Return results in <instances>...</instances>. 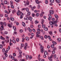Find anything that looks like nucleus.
I'll return each instance as SVG.
<instances>
[{"instance_id":"f257e3e1","label":"nucleus","mask_w":61,"mask_h":61,"mask_svg":"<svg viewBox=\"0 0 61 61\" xmlns=\"http://www.w3.org/2000/svg\"><path fill=\"white\" fill-rule=\"evenodd\" d=\"M49 13H50V14H49L48 16L49 17L52 18V16L51 15V13H52V15L54 13V11L52 10H50L49 11Z\"/></svg>"},{"instance_id":"f03ea898","label":"nucleus","mask_w":61,"mask_h":61,"mask_svg":"<svg viewBox=\"0 0 61 61\" xmlns=\"http://www.w3.org/2000/svg\"><path fill=\"white\" fill-rule=\"evenodd\" d=\"M49 23L50 24V25H54V24H56V21H55V22L54 21H50L49 22Z\"/></svg>"},{"instance_id":"7ed1b4c3","label":"nucleus","mask_w":61,"mask_h":61,"mask_svg":"<svg viewBox=\"0 0 61 61\" xmlns=\"http://www.w3.org/2000/svg\"><path fill=\"white\" fill-rule=\"evenodd\" d=\"M40 49L41 50V53H43L44 51V47L43 46H41L40 47Z\"/></svg>"},{"instance_id":"20e7f679","label":"nucleus","mask_w":61,"mask_h":61,"mask_svg":"<svg viewBox=\"0 0 61 61\" xmlns=\"http://www.w3.org/2000/svg\"><path fill=\"white\" fill-rule=\"evenodd\" d=\"M0 24L1 25H2L1 26V30H0V31H3V30H4V26L3 25V23L2 22H1L0 23Z\"/></svg>"},{"instance_id":"39448f33","label":"nucleus","mask_w":61,"mask_h":61,"mask_svg":"<svg viewBox=\"0 0 61 61\" xmlns=\"http://www.w3.org/2000/svg\"><path fill=\"white\" fill-rule=\"evenodd\" d=\"M27 44L26 43L25 44V46L24 47V49L26 50L27 49Z\"/></svg>"},{"instance_id":"423d86ee","label":"nucleus","mask_w":61,"mask_h":61,"mask_svg":"<svg viewBox=\"0 0 61 61\" xmlns=\"http://www.w3.org/2000/svg\"><path fill=\"white\" fill-rule=\"evenodd\" d=\"M9 57L10 58H11L12 60H14V56H12L11 55H10L9 56Z\"/></svg>"},{"instance_id":"0eeeda50","label":"nucleus","mask_w":61,"mask_h":61,"mask_svg":"<svg viewBox=\"0 0 61 61\" xmlns=\"http://www.w3.org/2000/svg\"><path fill=\"white\" fill-rule=\"evenodd\" d=\"M53 54H51V55L50 57H48V59H51L52 57H53Z\"/></svg>"},{"instance_id":"6e6552de","label":"nucleus","mask_w":61,"mask_h":61,"mask_svg":"<svg viewBox=\"0 0 61 61\" xmlns=\"http://www.w3.org/2000/svg\"><path fill=\"white\" fill-rule=\"evenodd\" d=\"M55 18H56V19H58V16L56 14H55Z\"/></svg>"},{"instance_id":"1a4fd4ad","label":"nucleus","mask_w":61,"mask_h":61,"mask_svg":"<svg viewBox=\"0 0 61 61\" xmlns=\"http://www.w3.org/2000/svg\"><path fill=\"white\" fill-rule=\"evenodd\" d=\"M31 8V10L32 11H34V9L36 8V6H34L33 7H32Z\"/></svg>"},{"instance_id":"9d476101","label":"nucleus","mask_w":61,"mask_h":61,"mask_svg":"<svg viewBox=\"0 0 61 61\" xmlns=\"http://www.w3.org/2000/svg\"><path fill=\"white\" fill-rule=\"evenodd\" d=\"M26 4L27 5H29V1L28 0H27L26 1Z\"/></svg>"},{"instance_id":"9b49d317","label":"nucleus","mask_w":61,"mask_h":61,"mask_svg":"<svg viewBox=\"0 0 61 61\" xmlns=\"http://www.w3.org/2000/svg\"><path fill=\"white\" fill-rule=\"evenodd\" d=\"M25 39L26 41H28L29 40V38L28 37H25Z\"/></svg>"},{"instance_id":"f8f14e48","label":"nucleus","mask_w":61,"mask_h":61,"mask_svg":"<svg viewBox=\"0 0 61 61\" xmlns=\"http://www.w3.org/2000/svg\"><path fill=\"white\" fill-rule=\"evenodd\" d=\"M13 27V29L14 30V31H15L16 30V27L15 26H12Z\"/></svg>"},{"instance_id":"ddd939ff","label":"nucleus","mask_w":61,"mask_h":61,"mask_svg":"<svg viewBox=\"0 0 61 61\" xmlns=\"http://www.w3.org/2000/svg\"><path fill=\"white\" fill-rule=\"evenodd\" d=\"M38 0H36V3L37 4H40L39 2L38 1Z\"/></svg>"},{"instance_id":"4468645a","label":"nucleus","mask_w":61,"mask_h":61,"mask_svg":"<svg viewBox=\"0 0 61 61\" xmlns=\"http://www.w3.org/2000/svg\"><path fill=\"white\" fill-rule=\"evenodd\" d=\"M29 20H30V21H31L32 20V17L30 16L29 17Z\"/></svg>"},{"instance_id":"2eb2a0df","label":"nucleus","mask_w":61,"mask_h":61,"mask_svg":"<svg viewBox=\"0 0 61 61\" xmlns=\"http://www.w3.org/2000/svg\"><path fill=\"white\" fill-rule=\"evenodd\" d=\"M19 56H18V57L19 58L21 57H22V55L21 54V53H19Z\"/></svg>"},{"instance_id":"dca6fc26","label":"nucleus","mask_w":61,"mask_h":61,"mask_svg":"<svg viewBox=\"0 0 61 61\" xmlns=\"http://www.w3.org/2000/svg\"><path fill=\"white\" fill-rule=\"evenodd\" d=\"M12 42H13L14 44H15L16 43V41L15 40H12Z\"/></svg>"},{"instance_id":"f3484780","label":"nucleus","mask_w":61,"mask_h":61,"mask_svg":"<svg viewBox=\"0 0 61 61\" xmlns=\"http://www.w3.org/2000/svg\"><path fill=\"white\" fill-rule=\"evenodd\" d=\"M0 39H1L2 40H5V38L4 37H2V36H1L0 37Z\"/></svg>"},{"instance_id":"a211bd4d","label":"nucleus","mask_w":61,"mask_h":61,"mask_svg":"<svg viewBox=\"0 0 61 61\" xmlns=\"http://www.w3.org/2000/svg\"><path fill=\"white\" fill-rule=\"evenodd\" d=\"M22 25L23 26H25V24L24 22H22Z\"/></svg>"},{"instance_id":"6ab92c4d","label":"nucleus","mask_w":61,"mask_h":61,"mask_svg":"<svg viewBox=\"0 0 61 61\" xmlns=\"http://www.w3.org/2000/svg\"><path fill=\"white\" fill-rule=\"evenodd\" d=\"M52 43L53 44H54L55 45H56V44H57V43H56V42H55L54 41H52Z\"/></svg>"},{"instance_id":"aec40b11","label":"nucleus","mask_w":61,"mask_h":61,"mask_svg":"<svg viewBox=\"0 0 61 61\" xmlns=\"http://www.w3.org/2000/svg\"><path fill=\"white\" fill-rule=\"evenodd\" d=\"M25 10L27 12H28L29 11V9L28 8H25Z\"/></svg>"},{"instance_id":"412c9836","label":"nucleus","mask_w":61,"mask_h":61,"mask_svg":"<svg viewBox=\"0 0 61 61\" xmlns=\"http://www.w3.org/2000/svg\"><path fill=\"white\" fill-rule=\"evenodd\" d=\"M10 20H11L12 21L14 20V18H13L10 17Z\"/></svg>"},{"instance_id":"4be33fe9","label":"nucleus","mask_w":61,"mask_h":61,"mask_svg":"<svg viewBox=\"0 0 61 61\" xmlns=\"http://www.w3.org/2000/svg\"><path fill=\"white\" fill-rule=\"evenodd\" d=\"M16 40L17 42H18L19 41V39L18 38L16 39Z\"/></svg>"},{"instance_id":"5701e85b","label":"nucleus","mask_w":61,"mask_h":61,"mask_svg":"<svg viewBox=\"0 0 61 61\" xmlns=\"http://www.w3.org/2000/svg\"><path fill=\"white\" fill-rule=\"evenodd\" d=\"M44 29L45 31H47L48 30V29L47 27H45Z\"/></svg>"},{"instance_id":"b1692460","label":"nucleus","mask_w":61,"mask_h":61,"mask_svg":"<svg viewBox=\"0 0 61 61\" xmlns=\"http://www.w3.org/2000/svg\"><path fill=\"white\" fill-rule=\"evenodd\" d=\"M44 54L46 55H48V54L47 53V51H44Z\"/></svg>"},{"instance_id":"393cba45","label":"nucleus","mask_w":61,"mask_h":61,"mask_svg":"<svg viewBox=\"0 0 61 61\" xmlns=\"http://www.w3.org/2000/svg\"><path fill=\"white\" fill-rule=\"evenodd\" d=\"M20 15H21L22 16H23V15H24V14L23 13H22V12L20 11Z\"/></svg>"},{"instance_id":"a878e982","label":"nucleus","mask_w":61,"mask_h":61,"mask_svg":"<svg viewBox=\"0 0 61 61\" xmlns=\"http://www.w3.org/2000/svg\"><path fill=\"white\" fill-rule=\"evenodd\" d=\"M50 2L51 3H53L54 2V0H51Z\"/></svg>"},{"instance_id":"bb28decb","label":"nucleus","mask_w":61,"mask_h":61,"mask_svg":"<svg viewBox=\"0 0 61 61\" xmlns=\"http://www.w3.org/2000/svg\"><path fill=\"white\" fill-rule=\"evenodd\" d=\"M42 27L43 28H45V27H46V25H45L44 24H43L42 25Z\"/></svg>"},{"instance_id":"cd10ccee","label":"nucleus","mask_w":61,"mask_h":61,"mask_svg":"<svg viewBox=\"0 0 61 61\" xmlns=\"http://www.w3.org/2000/svg\"><path fill=\"white\" fill-rule=\"evenodd\" d=\"M29 58V56L28 55H27L26 57V60H27V59H28V58Z\"/></svg>"},{"instance_id":"c85d7f7f","label":"nucleus","mask_w":61,"mask_h":61,"mask_svg":"<svg viewBox=\"0 0 61 61\" xmlns=\"http://www.w3.org/2000/svg\"><path fill=\"white\" fill-rule=\"evenodd\" d=\"M57 40L60 42H61V39H60V38H58L57 39Z\"/></svg>"},{"instance_id":"c756f323","label":"nucleus","mask_w":61,"mask_h":61,"mask_svg":"<svg viewBox=\"0 0 61 61\" xmlns=\"http://www.w3.org/2000/svg\"><path fill=\"white\" fill-rule=\"evenodd\" d=\"M41 20L42 21L41 22V23L42 24H43V23H44V20L42 19V20Z\"/></svg>"},{"instance_id":"7c9ffc66","label":"nucleus","mask_w":61,"mask_h":61,"mask_svg":"<svg viewBox=\"0 0 61 61\" xmlns=\"http://www.w3.org/2000/svg\"><path fill=\"white\" fill-rule=\"evenodd\" d=\"M52 33H53L51 31L49 32V34L50 35H51V36H52Z\"/></svg>"},{"instance_id":"2f4dec72","label":"nucleus","mask_w":61,"mask_h":61,"mask_svg":"<svg viewBox=\"0 0 61 61\" xmlns=\"http://www.w3.org/2000/svg\"><path fill=\"white\" fill-rule=\"evenodd\" d=\"M56 1L57 3H60V1H59V0H56Z\"/></svg>"},{"instance_id":"473e14b6","label":"nucleus","mask_w":61,"mask_h":61,"mask_svg":"<svg viewBox=\"0 0 61 61\" xmlns=\"http://www.w3.org/2000/svg\"><path fill=\"white\" fill-rule=\"evenodd\" d=\"M39 23V22L38 21H37V20H36L35 21V24H38Z\"/></svg>"},{"instance_id":"72a5a7b5","label":"nucleus","mask_w":61,"mask_h":61,"mask_svg":"<svg viewBox=\"0 0 61 61\" xmlns=\"http://www.w3.org/2000/svg\"><path fill=\"white\" fill-rule=\"evenodd\" d=\"M10 5H13V1L12 0H11L10 1Z\"/></svg>"},{"instance_id":"f704fd0d","label":"nucleus","mask_w":61,"mask_h":61,"mask_svg":"<svg viewBox=\"0 0 61 61\" xmlns=\"http://www.w3.org/2000/svg\"><path fill=\"white\" fill-rule=\"evenodd\" d=\"M3 45H0V48L1 49H2L3 47Z\"/></svg>"},{"instance_id":"c9c22d12","label":"nucleus","mask_w":61,"mask_h":61,"mask_svg":"<svg viewBox=\"0 0 61 61\" xmlns=\"http://www.w3.org/2000/svg\"><path fill=\"white\" fill-rule=\"evenodd\" d=\"M53 51H55V50H56V47H54L53 48Z\"/></svg>"},{"instance_id":"e433bc0d","label":"nucleus","mask_w":61,"mask_h":61,"mask_svg":"<svg viewBox=\"0 0 61 61\" xmlns=\"http://www.w3.org/2000/svg\"><path fill=\"white\" fill-rule=\"evenodd\" d=\"M40 5L39 4H38V9H40Z\"/></svg>"},{"instance_id":"4c0bfd02","label":"nucleus","mask_w":61,"mask_h":61,"mask_svg":"<svg viewBox=\"0 0 61 61\" xmlns=\"http://www.w3.org/2000/svg\"><path fill=\"white\" fill-rule=\"evenodd\" d=\"M32 16L33 17H35V14L32 13Z\"/></svg>"},{"instance_id":"58836bf2","label":"nucleus","mask_w":61,"mask_h":61,"mask_svg":"<svg viewBox=\"0 0 61 61\" xmlns=\"http://www.w3.org/2000/svg\"><path fill=\"white\" fill-rule=\"evenodd\" d=\"M56 21H55V22H56V23H57V22H58V19H56Z\"/></svg>"},{"instance_id":"ea45409f","label":"nucleus","mask_w":61,"mask_h":61,"mask_svg":"<svg viewBox=\"0 0 61 61\" xmlns=\"http://www.w3.org/2000/svg\"><path fill=\"white\" fill-rule=\"evenodd\" d=\"M39 36H40V35H38L36 34V37H39Z\"/></svg>"},{"instance_id":"a19ab883","label":"nucleus","mask_w":61,"mask_h":61,"mask_svg":"<svg viewBox=\"0 0 61 61\" xmlns=\"http://www.w3.org/2000/svg\"><path fill=\"white\" fill-rule=\"evenodd\" d=\"M51 47H52V48H53L54 47V45L53 44L51 45Z\"/></svg>"},{"instance_id":"79ce46f5","label":"nucleus","mask_w":61,"mask_h":61,"mask_svg":"<svg viewBox=\"0 0 61 61\" xmlns=\"http://www.w3.org/2000/svg\"><path fill=\"white\" fill-rule=\"evenodd\" d=\"M4 3L5 4H7V1H5L4 2Z\"/></svg>"},{"instance_id":"37998d69","label":"nucleus","mask_w":61,"mask_h":61,"mask_svg":"<svg viewBox=\"0 0 61 61\" xmlns=\"http://www.w3.org/2000/svg\"><path fill=\"white\" fill-rule=\"evenodd\" d=\"M40 57V55H39L38 56V59H39Z\"/></svg>"},{"instance_id":"c03bdc74","label":"nucleus","mask_w":61,"mask_h":61,"mask_svg":"<svg viewBox=\"0 0 61 61\" xmlns=\"http://www.w3.org/2000/svg\"><path fill=\"white\" fill-rule=\"evenodd\" d=\"M45 3L46 4H47L48 3V1L46 0L45 1Z\"/></svg>"},{"instance_id":"a18cd8bd","label":"nucleus","mask_w":61,"mask_h":61,"mask_svg":"<svg viewBox=\"0 0 61 61\" xmlns=\"http://www.w3.org/2000/svg\"><path fill=\"white\" fill-rule=\"evenodd\" d=\"M28 15H30V12H29L27 13Z\"/></svg>"},{"instance_id":"49530a36","label":"nucleus","mask_w":61,"mask_h":61,"mask_svg":"<svg viewBox=\"0 0 61 61\" xmlns=\"http://www.w3.org/2000/svg\"><path fill=\"white\" fill-rule=\"evenodd\" d=\"M19 52L20 53V54H22V52L20 50L19 51Z\"/></svg>"},{"instance_id":"de8ad7c7","label":"nucleus","mask_w":61,"mask_h":61,"mask_svg":"<svg viewBox=\"0 0 61 61\" xmlns=\"http://www.w3.org/2000/svg\"><path fill=\"white\" fill-rule=\"evenodd\" d=\"M40 34V32H37L36 33V34L37 35H38L39 34Z\"/></svg>"},{"instance_id":"09e8293b","label":"nucleus","mask_w":61,"mask_h":61,"mask_svg":"<svg viewBox=\"0 0 61 61\" xmlns=\"http://www.w3.org/2000/svg\"><path fill=\"white\" fill-rule=\"evenodd\" d=\"M56 54H55L54 55V58L55 59L56 58Z\"/></svg>"},{"instance_id":"8fccbe9b","label":"nucleus","mask_w":61,"mask_h":61,"mask_svg":"<svg viewBox=\"0 0 61 61\" xmlns=\"http://www.w3.org/2000/svg\"><path fill=\"white\" fill-rule=\"evenodd\" d=\"M4 34L7 35L8 34V32L6 31H5L4 32Z\"/></svg>"},{"instance_id":"3c124183","label":"nucleus","mask_w":61,"mask_h":61,"mask_svg":"<svg viewBox=\"0 0 61 61\" xmlns=\"http://www.w3.org/2000/svg\"><path fill=\"white\" fill-rule=\"evenodd\" d=\"M20 61H25V60L24 59H21L20 60Z\"/></svg>"},{"instance_id":"603ef678","label":"nucleus","mask_w":61,"mask_h":61,"mask_svg":"<svg viewBox=\"0 0 61 61\" xmlns=\"http://www.w3.org/2000/svg\"><path fill=\"white\" fill-rule=\"evenodd\" d=\"M5 12L6 13H7V14H9V12H7V10H5Z\"/></svg>"},{"instance_id":"864d4df0","label":"nucleus","mask_w":61,"mask_h":61,"mask_svg":"<svg viewBox=\"0 0 61 61\" xmlns=\"http://www.w3.org/2000/svg\"><path fill=\"white\" fill-rule=\"evenodd\" d=\"M17 14L19 16V15H20V13H19V12H17Z\"/></svg>"},{"instance_id":"5fc2aeb1","label":"nucleus","mask_w":61,"mask_h":61,"mask_svg":"<svg viewBox=\"0 0 61 61\" xmlns=\"http://www.w3.org/2000/svg\"><path fill=\"white\" fill-rule=\"evenodd\" d=\"M41 39V40H43V36H41L40 37Z\"/></svg>"},{"instance_id":"6e6d98bb","label":"nucleus","mask_w":61,"mask_h":61,"mask_svg":"<svg viewBox=\"0 0 61 61\" xmlns=\"http://www.w3.org/2000/svg\"><path fill=\"white\" fill-rule=\"evenodd\" d=\"M14 12H15V9L14 10H13V11L12 12V13L13 14H14Z\"/></svg>"},{"instance_id":"4d7b16f0","label":"nucleus","mask_w":61,"mask_h":61,"mask_svg":"<svg viewBox=\"0 0 61 61\" xmlns=\"http://www.w3.org/2000/svg\"><path fill=\"white\" fill-rule=\"evenodd\" d=\"M38 27L39 28H41V25H38Z\"/></svg>"},{"instance_id":"13d9d810","label":"nucleus","mask_w":61,"mask_h":61,"mask_svg":"<svg viewBox=\"0 0 61 61\" xmlns=\"http://www.w3.org/2000/svg\"><path fill=\"white\" fill-rule=\"evenodd\" d=\"M32 56H30L29 59H32Z\"/></svg>"},{"instance_id":"bf43d9fd","label":"nucleus","mask_w":61,"mask_h":61,"mask_svg":"<svg viewBox=\"0 0 61 61\" xmlns=\"http://www.w3.org/2000/svg\"><path fill=\"white\" fill-rule=\"evenodd\" d=\"M31 35L32 36H34V34L33 33H31Z\"/></svg>"},{"instance_id":"052dcab7","label":"nucleus","mask_w":61,"mask_h":61,"mask_svg":"<svg viewBox=\"0 0 61 61\" xmlns=\"http://www.w3.org/2000/svg\"><path fill=\"white\" fill-rule=\"evenodd\" d=\"M39 14L38 13H36V16L37 17L39 15Z\"/></svg>"},{"instance_id":"680f3d73","label":"nucleus","mask_w":61,"mask_h":61,"mask_svg":"<svg viewBox=\"0 0 61 61\" xmlns=\"http://www.w3.org/2000/svg\"><path fill=\"white\" fill-rule=\"evenodd\" d=\"M11 5V7L14 9V6L13 5Z\"/></svg>"},{"instance_id":"e2e57ef3","label":"nucleus","mask_w":61,"mask_h":61,"mask_svg":"<svg viewBox=\"0 0 61 61\" xmlns=\"http://www.w3.org/2000/svg\"><path fill=\"white\" fill-rule=\"evenodd\" d=\"M5 48H3L2 49V51L3 52H5Z\"/></svg>"},{"instance_id":"0e129e2a","label":"nucleus","mask_w":61,"mask_h":61,"mask_svg":"<svg viewBox=\"0 0 61 61\" xmlns=\"http://www.w3.org/2000/svg\"><path fill=\"white\" fill-rule=\"evenodd\" d=\"M55 20V18H52L51 19V20H52V21H54Z\"/></svg>"},{"instance_id":"69168bd1","label":"nucleus","mask_w":61,"mask_h":61,"mask_svg":"<svg viewBox=\"0 0 61 61\" xmlns=\"http://www.w3.org/2000/svg\"><path fill=\"white\" fill-rule=\"evenodd\" d=\"M37 30L38 32H40V30L39 29H38Z\"/></svg>"},{"instance_id":"338daca9","label":"nucleus","mask_w":61,"mask_h":61,"mask_svg":"<svg viewBox=\"0 0 61 61\" xmlns=\"http://www.w3.org/2000/svg\"><path fill=\"white\" fill-rule=\"evenodd\" d=\"M25 10V8H24L22 9L21 10L22 11H24Z\"/></svg>"},{"instance_id":"774afa93","label":"nucleus","mask_w":61,"mask_h":61,"mask_svg":"<svg viewBox=\"0 0 61 61\" xmlns=\"http://www.w3.org/2000/svg\"><path fill=\"white\" fill-rule=\"evenodd\" d=\"M14 60H14V61H17V60L16 59H15V58H14Z\"/></svg>"}]
</instances>
